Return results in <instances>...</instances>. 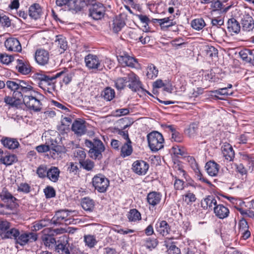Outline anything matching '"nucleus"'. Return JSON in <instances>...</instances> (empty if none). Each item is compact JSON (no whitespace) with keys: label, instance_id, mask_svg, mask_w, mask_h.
I'll use <instances>...</instances> for the list:
<instances>
[{"label":"nucleus","instance_id":"obj_3","mask_svg":"<svg viewBox=\"0 0 254 254\" xmlns=\"http://www.w3.org/2000/svg\"><path fill=\"white\" fill-rule=\"evenodd\" d=\"M64 74V71H62L55 74L52 75H46L44 74H38L37 78L39 80V86L42 87V86H49L47 91L52 93L56 89V79L60 77L62 74Z\"/></svg>","mask_w":254,"mask_h":254},{"label":"nucleus","instance_id":"obj_42","mask_svg":"<svg viewBox=\"0 0 254 254\" xmlns=\"http://www.w3.org/2000/svg\"><path fill=\"white\" fill-rule=\"evenodd\" d=\"M114 82L115 87L118 90L123 89L127 82V77L118 78Z\"/></svg>","mask_w":254,"mask_h":254},{"label":"nucleus","instance_id":"obj_13","mask_svg":"<svg viewBox=\"0 0 254 254\" xmlns=\"http://www.w3.org/2000/svg\"><path fill=\"white\" fill-rule=\"evenodd\" d=\"M6 48L9 51L20 52L22 50L21 44L17 39L9 38L4 42Z\"/></svg>","mask_w":254,"mask_h":254},{"label":"nucleus","instance_id":"obj_49","mask_svg":"<svg viewBox=\"0 0 254 254\" xmlns=\"http://www.w3.org/2000/svg\"><path fill=\"white\" fill-rule=\"evenodd\" d=\"M10 228V223L7 221H0V234L1 237L4 235V233L7 231Z\"/></svg>","mask_w":254,"mask_h":254},{"label":"nucleus","instance_id":"obj_18","mask_svg":"<svg viewBox=\"0 0 254 254\" xmlns=\"http://www.w3.org/2000/svg\"><path fill=\"white\" fill-rule=\"evenodd\" d=\"M223 157L228 161H232L235 157V152L229 143H224L221 148Z\"/></svg>","mask_w":254,"mask_h":254},{"label":"nucleus","instance_id":"obj_31","mask_svg":"<svg viewBox=\"0 0 254 254\" xmlns=\"http://www.w3.org/2000/svg\"><path fill=\"white\" fill-rule=\"evenodd\" d=\"M60 170L56 167H52L48 170L47 177L52 182H56L59 177Z\"/></svg>","mask_w":254,"mask_h":254},{"label":"nucleus","instance_id":"obj_60","mask_svg":"<svg viewBox=\"0 0 254 254\" xmlns=\"http://www.w3.org/2000/svg\"><path fill=\"white\" fill-rule=\"evenodd\" d=\"M215 93L218 95H231L233 94V92L228 90V88L224 87L220 88L215 91Z\"/></svg>","mask_w":254,"mask_h":254},{"label":"nucleus","instance_id":"obj_21","mask_svg":"<svg viewBox=\"0 0 254 254\" xmlns=\"http://www.w3.org/2000/svg\"><path fill=\"white\" fill-rule=\"evenodd\" d=\"M157 231L163 236L167 235L170 231V228L168 223L164 220L158 221L156 224Z\"/></svg>","mask_w":254,"mask_h":254},{"label":"nucleus","instance_id":"obj_58","mask_svg":"<svg viewBox=\"0 0 254 254\" xmlns=\"http://www.w3.org/2000/svg\"><path fill=\"white\" fill-rule=\"evenodd\" d=\"M18 191L27 193L30 191V187L27 183H21L18 187Z\"/></svg>","mask_w":254,"mask_h":254},{"label":"nucleus","instance_id":"obj_11","mask_svg":"<svg viewBox=\"0 0 254 254\" xmlns=\"http://www.w3.org/2000/svg\"><path fill=\"white\" fill-rule=\"evenodd\" d=\"M119 63L123 66L135 67L137 64V60L134 57L130 56L127 53L123 52L117 56Z\"/></svg>","mask_w":254,"mask_h":254},{"label":"nucleus","instance_id":"obj_62","mask_svg":"<svg viewBox=\"0 0 254 254\" xmlns=\"http://www.w3.org/2000/svg\"><path fill=\"white\" fill-rule=\"evenodd\" d=\"M184 196L185 197V200L188 204L194 202L196 200L195 196L193 193L188 192Z\"/></svg>","mask_w":254,"mask_h":254},{"label":"nucleus","instance_id":"obj_52","mask_svg":"<svg viewBox=\"0 0 254 254\" xmlns=\"http://www.w3.org/2000/svg\"><path fill=\"white\" fill-rule=\"evenodd\" d=\"M15 247L17 249L21 250L23 246L27 244L29 239H14Z\"/></svg>","mask_w":254,"mask_h":254},{"label":"nucleus","instance_id":"obj_14","mask_svg":"<svg viewBox=\"0 0 254 254\" xmlns=\"http://www.w3.org/2000/svg\"><path fill=\"white\" fill-rule=\"evenodd\" d=\"M242 28L244 31L249 32L254 28V20L252 16L249 14L243 15L241 18Z\"/></svg>","mask_w":254,"mask_h":254},{"label":"nucleus","instance_id":"obj_26","mask_svg":"<svg viewBox=\"0 0 254 254\" xmlns=\"http://www.w3.org/2000/svg\"><path fill=\"white\" fill-rule=\"evenodd\" d=\"M55 43L61 53L64 52L67 48V42L66 39L62 35L57 36Z\"/></svg>","mask_w":254,"mask_h":254},{"label":"nucleus","instance_id":"obj_25","mask_svg":"<svg viewBox=\"0 0 254 254\" xmlns=\"http://www.w3.org/2000/svg\"><path fill=\"white\" fill-rule=\"evenodd\" d=\"M241 238H249L251 236V232L249 230V226L246 220H241L239 223V232Z\"/></svg>","mask_w":254,"mask_h":254},{"label":"nucleus","instance_id":"obj_46","mask_svg":"<svg viewBox=\"0 0 254 254\" xmlns=\"http://www.w3.org/2000/svg\"><path fill=\"white\" fill-rule=\"evenodd\" d=\"M13 206L11 204H0V214H9L10 211L12 210Z\"/></svg>","mask_w":254,"mask_h":254},{"label":"nucleus","instance_id":"obj_2","mask_svg":"<svg viewBox=\"0 0 254 254\" xmlns=\"http://www.w3.org/2000/svg\"><path fill=\"white\" fill-rule=\"evenodd\" d=\"M85 144L90 148L88 153L89 156L93 159H101L103 156L102 153L105 148L103 142L98 139H94L93 141L85 140Z\"/></svg>","mask_w":254,"mask_h":254},{"label":"nucleus","instance_id":"obj_10","mask_svg":"<svg viewBox=\"0 0 254 254\" xmlns=\"http://www.w3.org/2000/svg\"><path fill=\"white\" fill-rule=\"evenodd\" d=\"M86 66L89 69H97L101 70V61L99 57L95 55L89 54L84 58Z\"/></svg>","mask_w":254,"mask_h":254},{"label":"nucleus","instance_id":"obj_59","mask_svg":"<svg viewBox=\"0 0 254 254\" xmlns=\"http://www.w3.org/2000/svg\"><path fill=\"white\" fill-rule=\"evenodd\" d=\"M171 140L172 141L177 142H181L183 140V136L182 134L176 130L171 133Z\"/></svg>","mask_w":254,"mask_h":254},{"label":"nucleus","instance_id":"obj_30","mask_svg":"<svg viewBox=\"0 0 254 254\" xmlns=\"http://www.w3.org/2000/svg\"><path fill=\"white\" fill-rule=\"evenodd\" d=\"M41 12V7L38 3H34L29 8V15L34 19H37L40 17Z\"/></svg>","mask_w":254,"mask_h":254},{"label":"nucleus","instance_id":"obj_6","mask_svg":"<svg viewBox=\"0 0 254 254\" xmlns=\"http://www.w3.org/2000/svg\"><path fill=\"white\" fill-rule=\"evenodd\" d=\"M109 181L104 175L98 174L92 179V184L95 189L101 193L105 192L109 186Z\"/></svg>","mask_w":254,"mask_h":254},{"label":"nucleus","instance_id":"obj_47","mask_svg":"<svg viewBox=\"0 0 254 254\" xmlns=\"http://www.w3.org/2000/svg\"><path fill=\"white\" fill-rule=\"evenodd\" d=\"M157 239H147L144 244V247L149 250L155 248L158 245Z\"/></svg>","mask_w":254,"mask_h":254},{"label":"nucleus","instance_id":"obj_28","mask_svg":"<svg viewBox=\"0 0 254 254\" xmlns=\"http://www.w3.org/2000/svg\"><path fill=\"white\" fill-rule=\"evenodd\" d=\"M17 62L16 67L20 73L26 75L31 72V67L29 64L24 63L22 60L18 59Z\"/></svg>","mask_w":254,"mask_h":254},{"label":"nucleus","instance_id":"obj_43","mask_svg":"<svg viewBox=\"0 0 254 254\" xmlns=\"http://www.w3.org/2000/svg\"><path fill=\"white\" fill-rule=\"evenodd\" d=\"M79 164L81 167L87 171H92L94 167V163L89 159L84 160Z\"/></svg>","mask_w":254,"mask_h":254},{"label":"nucleus","instance_id":"obj_17","mask_svg":"<svg viewBox=\"0 0 254 254\" xmlns=\"http://www.w3.org/2000/svg\"><path fill=\"white\" fill-rule=\"evenodd\" d=\"M201 205L204 209L212 210L217 205V203L214 196L208 195L201 201Z\"/></svg>","mask_w":254,"mask_h":254},{"label":"nucleus","instance_id":"obj_8","mask_svg":"<svg viewBox=\"0 0 254 254\" xmlns=\"http://www.w3.org/2000/svg\"><path fill=\"white\" fill-rule=\"evenodd\" d=\"M127 82H129L128 87L133 92H137L142 89V83L139 77L134 72L129 71L127 74Z\"/></svg>","mask_w":254,"mask_h":254},{"label":"nucleus","instance_id":"obj_24","mask_svg":"<svg viewBox=\"0 0 254 254\" xmlns=\"http://www.w3.org/2000/svg\"><path fill=\"white\" fill-rule=\"evenodd\" d=\"M227 29L232 33L238 34L241 30V26L235 18H232L227 21Z\"/></svg>","mask_w":254,"mask_h":254},{"label":"nucleus","instance_id":"obj_41","mask_svg":"<svg viewBox=\"0 0 254 254\" xmlns=\"http://www.w3.org/2000/svg\"><path fill=\"white\" fill-rule=\"evenodd\" d=\"M128 218L130 221H136L141 219L140 212L136 209H131L128 215Z\"/></svg>","mask_w":254,"mask_h":254},{"label":"nucleus","instance_id":"obj_61","mask_svg":"<svg viewBox=\"0 0 254 254\" xmlns=\"http://www.w3.org/2000/svg\"><path fill=\"white\" fill-rule=\"evenodd\" d=\"M68 171L70 173H72L74 175L78 172V167L76 163L70 162L68 167Z\"/></svg>","mask_w":254,"mask_h":254},{"label":"nucleus","instance_id":"obj_36","mask_svg":"<svg viewBox=\"0 0 254 254\" xmlns=\"http://www.w3.org/2000/svg\"><path fill=\"white\" fill-rule=\"evenodd\" d=\"M151 22L154 23L157 22L158 23L161 29L163 30H165L172 26V24L165 25L166 23H169V17H165L162 19L153 18L151 20Z\"/></svg>","mask_w":254,"mask_h":254},{"label":"nucleus","instance_id":"obj_7","mask_svg":"<svg viewBox=\"0 0 254 254\" xmlns=\"http://www.w3.org/2000/svg\"><path fill=\"white\" fill-rule=\"evenodd\" d=\"M37 235L34 233L25 232L23 231L20 232L19 230L15 228L9 229L2 238H37Z\"/></svg>","mask_w":254,"mask_h":254},{"label":"nucleus","instance_id":"obj_32","mask_svg":"<svg viewBox=\"0 0 254 254\" xmlns=\"http://www.w3.org/2000/svg\"><path fill=\"white\" fill-rule=\"evenodd\" d=\"M17 161V157L14 154H8L0 158V161L6 166L11 165Z\"/></svg>","mask_w":254,"mask_h":254},{"label":"nucleus","instance_id":"obj_37","mask_svg":"<svg viewBox=\"0 0 254 254\" xmlns=\"http://www.w3.org/2000/svg\"><path fill=\"white\" fill-rule=\"evenodd\" d=\"M198 129V125L193 123L186 129V133L189 137L193 138L197 134Z\"/></svg>","mask_w":254,"mask_h":254},{"label":"nucleus","instance_id":"obj_27","mask_svg":"<svg viewBox=\"0 0 254 254\" xmlns=\"http://www.w3.org/2000/svg\"><path fill=\"white\" fill-rule=\"evenodd\" d=\"M81 205L82 208L88 212H91L95 208L94 200L89 197H84L81 201Z\"/></svg>","mask_w":254,"mask_h":254},{"label":"nucleus","instance_id":"obj_9","mask_svg":"<svg viewBox=\"0 0 254 254\" xmlns=\"http://www.w3.org/2000/svg\"><path fill=\"white\" fill-rule=\"evenodd\" d=\"M105 12V8L103 4L100 2H95L89 8V16L94 20H99L104 17Z\"/></svg>","mask_w":254,"mask_h":254},{"label":"nucleus","instance_id":"obj_23","mask_svg":"<svg viewBox=\"0 0 254 254\" xmlns=\"http://www.w3.org/2000/svg\"><path fill=\"white\" fill-rule=\"evenodd\" d=\"M161 197L162 195L160 192L152 191L148 194L147 201L150 205L154 206L160 203Z\"/></svg>","mask_w":254,"mask_h":254},{"label":"nucleus","instance_id":"obj_38","mask_svg":"<svg viewBox=\"0 0 254 254\" xmlns=\"http://www.w3.org/2000/svg\"><path fill=\"white\" fill-rule=\"evenodd\" d=\"M125 22L121 19L116 18L114 19L112 24V29L114 33H117L121 30L125 26Z\"/></svg>","mask_w":254,"mask_h":254},{"label":"nucleus","instance_id":"obj_40","mask_svg":"<svg viewBox=\"0 0 254 254\" xmlns=\"http://www.w3.org/2000/svg\"><path fill=\"white\" fill-rule=\"evenodd\" d=\"M239 55L241 59L247 63H251L252 58L251 56H252V52L251 50L249 49H246L244 50L241 51L239 52Z\"/></svg>","mask_w":254,"mask_h":254},{"label":"nucleus","instance_id":"obj_20","mask_svg":"<svg viewBox=\"0 0 254 254\" xmlns=\"http://www.w3.org/2000/svg\"><path fill=\"white\" fill-rule=\"evenodd\" d=\"M213 210L216 216L220 219H224L228 217L229 214L228 208L221 204L215 206L213 208Z\"/></svg>","mask_w":254,"mask_h":254},{"label":"nucleus","instance_id":"obj_19","mask_svg":"<svg viewBox=\"0 0 254 254\" xmlns=\"http://www.w3.org/2000/svg\"><path fill=\"white\" fill-rule=\"evenodd\" d=\"M0 142L4 147L9 149H14L17 148L19 146V143L16 138L8 137H2Z\"/></svg>","mask_w":254,"mask_h":254},{"label":"nucleus","instance_id":"obj_56","mask_svg":"<svg viewBox=\"0 0 254 254\" xmlns=\"http://www.w3.org/2000/svg\"><path fill=\"white\" fill-rule=\"evenodd\" d=\"M235 166L236 167V171L238 173H240L242 176L247 174V170L246 169V168L245 167L243 164H235Z\"/></svg>","mask_w":254,"mask_h":254},{"label":"nucleus","instance_id":"obj_53","mask_svg":"<svg viewBox=\"0 0 254 254\" xmlns=\"http://www.w3.org/2000/svg\"><path fill=\"white\" fill-rule=\"evenodd\" d=\"M46 198L53 197L56 195V192L54 188L50 186L47 187L44 190Z\"/></svg>","mask_w":254,"mask_h":254},{"label":"nucleus","instance_id":"obj_39","mask_svg":"<svg viewBox=\"0 0 254 254\" xmlns=\"http://www.w3.org/2000/svg\"><path fill=\"white\" fill-rule=\"evenodd\" d=\"M102 95L105 99L110 101L115 97V92L111 87H107L103 91Z\"/></svg>","mask_w":254,"mask_h":254},{"label":"nucleus","instance_id":"obj_51","mask_svg":"<svg viewBox=\"0 0 254 254\" xmlns=\"http://www.w3.org/2000/svg\"><path fill=\"white\" fill-rule=\"evenodd\" d=\"M48 170L45 165H40L37 170V174L40 178H43L47 176Z\"/></svg>","mask_w":254,"mask_h":254},{"label":"nucleus","instance_id":"obj_34","mask_svg":"<svg viewBox=\"0 0 254 254\" xmlns=\"http://www.w3.org/2000/svg\"><path fill=\"white\" fill-rule=\"evenodd\" d=\"M158 73V70L153 64L148 65L147 68L146 76L148 78L152 79L156 78Z\"/></svg>","mask_w":254,"mask_h":254},{"label":"nucleus","instance_id":"obj_22","mask_svg":"<svg viewBox=\"0 0 254 254\" xmlns=\"http://www.w3.org/2000/svg\"><path fill=\"white\" fill-rule=\"evenodd\" d=\"M219 165L214 161H209L205 164V168L210 176H216L219 170Z\"/></svg>","mask_w":254,"mask_h":254},{"label":"nucleus","instance_id":"obj_64","mask_svg":"<svg viewBox=\"0 0 254 254\" xmlns=\"http://www.w3.org/2000/svg\"><path fill=\"white\" fill-rule=\"evenodd\" d=\"M211 24L213 26L219 27L223 25L224 20L220 17L214 18L211 19Z\"/></svg>","mask_w":254,"mask_h":254},{"label":"nucleus","instance_id":"obj_29","mask_svg":"<svg viewBox=\"0 0 254 254\" xmlns=\"http://www.w3.org/2000/svg\"><path fill=\"white\" fill-rule=\"evenodd\" d=\"M132 142L130 139L126 141L121 148V155L123 157L129 156L132 152Z\"/></svg>","mask_w":254,"mask_h":254},{"label":"nucleus","instance_id":"obj_54","mask_svg":"<svg viewBox=\"0 0 254 254\" xmlns=\"http://www.w3.org/2000/svg\"><path fill=\"white\" fill-rule=\"evenodd\" d=\"M0 25L2 27H9L11 25V21L9 17L6 15L0 16Z\"/></svg>","mask_w":254,"mask_h":254},{"label":"nucleus","instance_id":"obj_57","mask_svg":"<svg viewBox=\"0 0 254 254\" xmlns=\"http://www.w3.org/2000/svg\"><path fill=\"white\" fill-rule=\"evenodd\" d=\"M168 249V254H181V251L179 248L177 247L175 245L172 244L169 247L166 245Z\"/></svg>","mask_w":254,"mask_h":254},{"label":"nucleus","instance_id":"obj_63","mask_svg":"<svg viewBox=\"0 0 254 254\" xmlns=\"http://www.w3.org/2000/svg\"><path fill=\"white\" fill-rule=\"evenodd\" d=\"M129 112V109L127 108H123L117 109L115 111V116L117 117H121L127 115Z\"/></svg>","mask_w":254,"mask_h":254},{"label":"nucleus","instance_id":"obj_44","mask_svg":"<svg viewBox=\"0 0 254 254\" xmlns=\"http://www.w3.org/2000/svg\"><path fill=\"white\" fill-rule=\"evenodd\" d=\"M74 157L76 160L79 161V163H80L82 161L85 160L86 157V153L83 149H78L75 151L74 153Z\"/></svg>","mask_w":254,"mask_h":254},{"label":"nucleus","instance_id":"obj_35","mask_svg":"<svg viewBox=\"0 0 254 254\" xmlns=\"http://www.w3.org/2000/svg\"><path fill=\"white\" fill-rule=\"evenodd\" d=\"M191 27L195 30L199 31L205 25V22L202 18L193 19L191 22Z\"/></svg>","mask_w":254,"mask_h":254},{"label":"nucleus","instance_id":"obj_15","mask_svg":"<svg viewBox=\"0 0 254 254\" xmlns=\"http://www.w3.org/2000/svg\"><path fill=\"white\" fill-rule=\"evenodd\" d=\"M72 130L75 134L81 136L86 131L85 122L83 120H75L72 125Z\"/></svg>","mask_w":254,"mask_h":254},{"label":"nucleus","instance_id":"obj_1","mask_svg":"<svg viewBox=\"0 0 254 254\" xmlns=\"http://www.w3.org/2000/svg\"><path fill=\"white\" fill-rule=\"evenodd\" d=\"M6 87L12 92V97L5 96L4 101L12 107L20 109L25 105L34 111H40L41 102L39 99L40 94L32 86V83L24 80H7Z\"/></svg>","mask_w":254,"mask_h":254},{"label":"nucleus","instance_id":"obj_4","mask_svg":"<svg viewBox=\"0 0 254 254\" xmlns=\"http://www.w3.org/2000/svg\"><path fill=\"white\" fill-rule=\"evenodd\" d=\"M147 138L151 151L157 152L163 148L164 139L162 134L158 131L151 132L147 135Z\"/></svg>","mask_w":254,"mask_h":254},{"label":"nucleus","instance_id":"obj_16","mask_svg":"<svg viewBox=\"0 0 254 254\" xmlns=\"http://www.w3.org/2000/svg\"><path fill=\"white\" fill-rule=\"evenodd\" d=\"M35 59L37 63L39 64L44 65L46 64L49 61V53L45 50H37L35 53Z\"/></svg>","mask_w":254,"mask_h":254},{"label":"nucleus","instance_id":"obj_45","mask_svg":"<svg viewBox=\"0 0 254 254\" xmlns=\"http://www.w3.org/2000/svg\"><path fill=\"white\" fill-rule=\"evenodd\" d=\"M205 51L206 56L211 58L216 57L218 54L217 50L213 46H206Z\"/></svg>","mask_w":254,"mask_h":254},{"label":"nucleus","instance_id":"obj_50","mask_svg":"<svg viewBox=\"0 0 254 254\" xmlns=\"http://www.w3.org/2000/svg\"><path fill=\"white\" fill-rule=\"evenodd\" d=\"M13 60V58L11 56H9L6 54H0V61L1 63L8 64Z\"/></svg>","mask_w":254,"mask_h":254},{"label":"nucleus","instance_id":"obj_5","mask_svg":"<svg viewBox=\"0 0 254 254\" xmlns=\"http://www.w3.org/2000/svg\"><path fill=\"white\" fill-rule=\"evenodd\" d=\"M44 244L50 249H54L56 252L60 254H70L68 249L69 244L67 241L66 243H63L58 240L56 241V239H43Z\"/></svg>","mask_w":254,"mask_h":254},{"label":"nucleus","instance_id":"obj_12","mask_svg":"<svg viewBox=\"0 0 254 254\" xmlns=\"http://www.w3.org/2000/svg\"><path fill=\"white\" fill-rule=\"evenodd\" d=\"M149 168V164L143 160H136L132 165L133 172L138 175H144L146 174Z\"/></svg>","mask_w":254,"mask_h":254},{"label":"nucleus","instance_id":"obj_55","mask_svg":"<svg viewBox=\"0 0 254 254\" xmlns=\"http://www.w3.org/2000/svg\"><path fill=\"white\" fill-rule=\"evenodd\" d=\"M59 212L61 214L62 217L64 219V223L65 224L67 225L70 224L71 219L67 218V217L69 215V213L70 212V211L66 210H63L59 211Z\"/></svg>","mask_w":254,"mask_h":254},{"label":"nucleus","instance_id":"obj_48","mask_svg":"<svg viewBox=\"0 0 254 254\" xmlns=\"http://www.w3.org/2000/svg\"><path fill=\"white\" fill-rule=\"evenodd\" d=\"M51 223L55 225L61 224L64 222V219L63 218L59 211H57L54 216L51 220Z\"/></svg>","mask_w":254,"mask_h":254},{"label":"nucleus","instance_id":"obj_33","mask_svg":"<svg viewBox=\"0 0 254 254\" xmlns=\"http://www.w3.org/2000/svg\"><path fill=\"white\" fill-rule=\"evenodd\" d=\"M1 199L7 203H14L16 198L12 195L7 191L5 189H3L0 194Z\"/></svg>","mask_w":254,"mask_h":254}]
</instances>
